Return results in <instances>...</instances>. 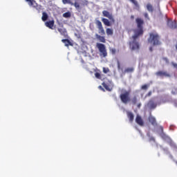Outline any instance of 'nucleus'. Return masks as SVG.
Wrapping results in <instances>:
<instances>
[{"mask_svg": "<svg viewBox=\"0 0 177 177\" xmlns=\"http://www.w3.org/2000/svg\"><path fill=\"white\" fill-rule=\"evenodd\" d=\"M136 23L137 24L138 29L133 30L134 35L132 36L133 41L130 42V48L131 50H139V37L143 35V24L145 21L140 18H137L136 19Z\"/></svg>", "mask_w": 177, "mask_h": 177, "instance_id": "1", "label": "nucleus"}, {"mask_svg": "<svg viewBox=\"0 0 177 177\" xmlns=\"http://www.w3.org/2000/svg\"><path fill=\"white\" fill-rule=\"evenodd\" d=\"M148 42H149V44H153V45H160L161 44L160 42V35L157 33H150Z\"/></svg>", "mask_w": 177, "mask_h": 177, "instance_id": "2", "label": "nucleus"}, {"mask_svg": "<svg viewBox=\"0 0 177 177\" xmlns=\"http://www.w3.org/2000/svg\"><path fill=\"white\" fill-rule=\"evenodd\" d=\"M122 103L127 104L131 102V93L128 91H124L120 95Z\"/></svg>", "mask_w": 177, "mask_h": 177, "instance_id": "3", "label": "nucleus"}, {"mask_svg": "<svg viewBox=\"0 0 177 177\" xmlns=\"http://www.w3.org/2000/svg\"><path fill=\"white\" fill-rule=\"evenodd\" d=\"M96 46L100 51V56H103V57H106L107 56V51L106 50V46L103 44L97 43Z\"/></svg>", "mask_w": 177, "mask_h": 177, "instance_id": "4", "label": "nucleus"}, {"mask_svg": "<svg viewBox=\"0 0 177 177\" xmlns=\"http://www.w3.org/2000/svg\"><path fill=\"white\" fill-rule=\"evenodd\" d=\"M62 3H64V5H66V3H68V5H71V6H75L77 10H80V9H81V6L80 5V3L77 1L73 3V0H62Z\"/></svg>", "mask_w": 177, "mask_h": 177, "instance_id": "5", "label": "nucleus"}, {"mask_svg": "<svg viewBox=\"0 0 177 177\" xmlns=\"http://www.w3.org/2000/svg\"><path fill=\"white\" fill-rule=\"evenodd\" d=\"M156 75L161 78H171V74L165 71H159L156 73Z\"/></svg>", "mask_w": 177, "mask_h": 177, "instance_id": "6", "label": "nucleus"}, {"mask_svg": "<svg viewBox=\"0 0 177 177\" xmlns=\"http://www.w3.org/2000/svg\"><path fill=\"white\" fill-rule=\"evenodd\" d=\"M95 24L97 26V28L99 30L98 32L100 34V35H106V32L104 31V29L103 28V25L102 24V22L99 20H97L95 21Z\"/></svg>", "mask_w": 177, "mask_h": 177, "instance_id": "7", "label": "nucleus"}, {"mask_svg": "<svg viewBox=\"0 0 177 177\" xmlns=\"http://www.w3.org/2000/svg\"><path fill=\"white\" fill-rule=\"evenodd\" d=\"M167 26L169 27V28H171V30H175L177 28V24L176 21H172L171 19L167 20Z\"/></svg>", "mask_w": 177, "mask_h": 177, "instance_id": "8", "label": "nucleus"}, {"mask_svg": "<svg viewBox=\"0 0 177 177\" xmlns=\"http://www.w3.org/2000/svg\"><path fill=\"white\" fill-rule=\"evenodd\" d=\"M57 31H59V34L64 37V38H68L67 30L65 28H58Z\"/></svg>", "mask_w": 177, "mask_h": 177, "instance_id": "9", "label": "nucleus"}, {"mask_svg": "<svg viewBox=\"0 0 177 177\" xmlns=\"http://www.w3.org/2000/svg\"><path fill=\"white\" fill-rule=\"evenodd\" d=\"M136 124L140 125V127H143V125L145 124L143 122V119H142V117L139 115H137V116H136Z\"/></svg>", "mask_w": 177, "mask_h": 177, "instance_id": "10", "label": "nucleus"}, {"mask_svg": "<svg viewBox=\"0 0 177 177\" xmlns=\"http://www.w3.org/2000/svg\"><path fill=\"white\" fill-rule=\"evenodd\" d=\"M148 120L151 125L153 127H157V120H156V118H154L153 115H149Z\"/></svg>", "mask_w": 177, "mask_h": 177, "instance_id": "11", "label": "nucleus"}, {"mask_svg": "<svg viewBox=\"0 0 177 177\" xmlns=\"http://www.w3.org/2000/svg\"><path fill=\"white\" fill-rule=\"evenodd\" d=\"M147 106L149 107V109H154L156 107H157V103H156L153 100H149Z\"/></svg>", "mask_w": 177, "mask_h": 177, "instance_id": "12", "label": "nucleus"}, {"mask_svg": "<svg viewBox=\"0 0 177 177\" xmlns=\"http://www.w3.org/2000/svg\"><path fill=\"white\" fill-rule=\"evenodd\" d=\"M45 26L50 28V30H53V26H55V21H48L45 23Z\"/></svg>", "mask_w": 177, "mask_h": 177, "instance_id": "13", "label": "nucleus"}, {"mask_svg": "<svg viewBox=\"0 0 177 177\" xmlns=\"http://www.w3.org/2000/svg\"><path fill=\"white\" fill-rule=\"evenodd\" d=\"M95 38L96 39H98L100 42H102L103 44H105L106 42V38H104V36H101L100 35L95 34Z\"/></svg>", "mask_w": 177, "mask_h": 177, "instance_id": "14", "label": "nucleus"}, {"mask_svg": "<svg viewBox=\"0 0 177 177\" xmlns=\"http://www.w3.org/2000/svg\"><path fill=\"white\" fill-rule=\"evenodd\" d=\"M62 42L64 44L65 46H73V43H71V41H70L68 39H63Z\"/></svg>", "mask_w": 177, "mask_h": 177, "instance_id": "15", "label": "nucleus"}, {"mask_svg": "<svg viewBox=\"0 0 177 177\" xmlns=\"http://www.w3.org/2000/svg\"><path fill=\"white\" fill-rule=\"evenodd\" d=\"M127 114L130 122H133V113L132 112L128 111Z\"/></svg>", "mask_w": 177, "mask_h": 177, "instance_id": "16", "label": "nucleus"}, {"mask_svg": "<svg viewBox=\"0 0 177 177\" xmlns=\"http://www.w3.org/2000/svg\"><path fill=\"white\" fill-rule=\"evenodd\" d=\"M102 15L103 16H104V17H107L108 19H109L110 20H111V15H110V12H109V11L107 10H104L102 12Z\"/></svg>", "mask_w": 177, "mask_h": 177, "instance_id": "17", "label": "nucleus"}, {"mask_svg": "<svg viewBox=\"0 0 177 177\" xmlns=\"http://www.w3.org/2000/svg\"><path fill=\"white\" fill-rule=\"evenodd\" d=\"M49 16L48 15V13L43 12H42V17H41V20L42 21H46L48 20Z\"/></svg>", "mask_w": 177, "mask_h": 177, "instance_id": "18", "label": "nucleus"}, {"mask_svg": "<svg viewBox=\"0 0 177 177\" xmlns=\"http://www.w3.org/2000/svg\"><path fill=\"white\" fill-rule=\"evenodd\" d=\"M26 2H28L29 6H32L33 8H35V5H37V3L35 0H26Z\"/></svg>", "mask_w": 177, "mask_h": 177, "instance_id": "19", "label": "nucleus"}, {"mask_svg": "<svg viewBox=\"0 0 177 177\" xmlns=\"http://www.w3.org/2000/svg\"><path fill=\"white\" fill-rule=\"evenodd\" d=\"M102 21L104 23L105 26L110 27V21L106 18H102Z\"/></svg>", "mask_w": 177, "mask_h": 177, "instance_id": "20", "label": "nucleus"}, {"mask_svg": "<svg viewBox=\"0 0 177 177\" xmlns=\"http://www.w3.org/2000/svg\"><path fill=\"white\" fill-rule=\"evenodd\" d=\"M102 86H104V88H105L106 91H108V92L111 91V88H110V86L106 84V82L102 83Z\"/></svg>", "mask_w": 177, "mask_h": 177, "instance_id": "21", "label": "nucleus"}, {"mask_svg": "<svg viewBox=\"0 0 177 177\" xmlns=\"http://www.w3.org/2000/svg\"><path fill=\"white\" fill-rule=\"evenodd\" d=\"M147 9L149 12H151V13H153V6L151 4L148 3L147 4Z\"/></svg>", "mask_w": 177, "mask_h": 177, "instance_id": "22", "label": "nucleus"}, {"mask_svg": "<svg viewBox=\"0 0 177 177\" xmlns=\"http://www.w3.org/2000/svg\"><path fill=\"white\" fill-rule=\"evenodd\" d=\"M82 6H88L89 5V1L87 0H81Z\"/></svg>", "mask_w": 177, "mask_h": 177, "instance_id": "23", "label": "nucleus"}, {"mask_svg": "<svg viewBox=\"0 0 177 177\" xmlns=\"http://www.w3.org/2000/svg\"><path fill=\"white\" fill-rule=\"evenodd\" d=\"M63 17H65L66 19H68V17H71V12H66L63 14Z\"/></svg>", "mask_w": 177, "mask_h": 177, "instance_id": "24", "label": "nucleus"}, {"mask_svg": "<svg viewBox=\"0 0 177 177\" xmlns=\"http://www.w3.org/2000/svg\"><path fill=\"white\" fill-rule=\"evenodd\" d=\"M131 3H133L136 8H139V3L136 0H129Z\"/></svg>", "mask_w": 177, "mask_h": 177, "instance_id": "25", "label": "nucleus"}, {"mask_svg": "<svg viewBox=\"0 0 177 177\" xmlns=\"http://www.w3.org/2000/svg\"><path fill=\"white\" fill-rule=\"evenodd\" d=\"M135 69L133 68H127L124 70V73H133Z\"/></svg>", "mask_w": 177, "mask_h": 177, "instance_id": "26", "label": "nucleus"}, {"mask_svg": "<svg viewBox=\"0 0 177 177\" xmlns=\"http://www.w3.org/2000/svg\"><path fill=\"white\" fill-rule=\"evenodd\" d=\"M95 78H97V80H102V75L99 73V72H96L95 73Z\"/></svg>", "mask_w": 177, "mask_h": 177, "instance_id": "27", "label": "nucleus"}, {"mask_svg": "<svg viewBox=\"0 0 177 177\" xmlns=\"http://www.w3.org/2000/svg\"><path fill=\"white\" fill-rule=\"evenodd\" d=\"M131 102H132L133 104H136V103H138V98L136 97V96H134L132 98Z\"/></svg>", "mask_w": 177, "mask_h": 177, "instance_id": "28", "label": "nucleus"}, {"mask_svg": "<svg viewBox=\"0 0 177 177\" xmlns=\"http://www.w3.org/2000/svg\"><path fill=\"white\" fill-rule=\"evenodd\" d=\"M110 71V69H109L108 68H103V73H104V74H107V73H109Z\"/></svg>", "mask_w": 177, "mask_h": 177, "instance_id": "29", "label": "nucleus"}, {"mask_svg": "<svg viewBox=\"0 0 177 177\" xmlns=\"http://www.w3.org/2000/svg\"><path fill=\"white\" fill-rule=\"evenodd\" d=\"M148 88H149V86L147 84H144L142 86L141 89L146 91Z\"/></svg>", "mask_w": 177, "mask_h": 177, "instance_id": "30", "label": "nucleus"}, {"mask_svg": "<svg viewBox=\"0 0 177 177\" xmlns=\"http://www.w3.org/2000/svg\"><path fill=\"white\" fill-rule=\"evenodd\" d=\"M111 52H112V55H115V53H117V52H120L119 50H115V48H113L111 50Z\"/></svg>", "mask_w": 177, "mask_h": 177, "instance_id": "31", "label": "nucleus"}, {"mask_svg": "<svg viewBox=\"0 0 177 177\" xmlns=\"http://www.w3.org/2000/svg\"><path fill=\"white\" fill-rule=\"evenodd\" d=\"M106 34H107V35H111V29L107 28L106 29Z\"/></svg>", "mask_w": 177, "mask_h": 177, "instance_id": "32", "label": "nucleus"}, {"mask_svg": "<svg viewBox=\"0 0 177 177\" xmlns=\"http://www.w3.org/2000/svg\"><path fill=\"white\" fill-rule=\"evenodd\" d=\"M162 59L168 64L169 63V59L167 57H163Z\"/></svg>", "mask_w": 177, "mask_h": 177, "instance_id": "33", "label": "nucleus"}, {"mask_svg": "<svg viewBox=\"0 0 177 177\" xmlns=\"http://www.w3.org/2000/svg\"><path fill=\"white\" fill-rule=\"evenodd\" d=\"M152 92L149 91V93L145 95V97H149V96H151Z\"/></svg>", "mask_w": 177, "mask_h": 177, "instance_id": "34", "label": "nucleus"}, {"mask_svg": "<svg viewBox=\"0 0 177 177\" xmlns=\"http://www.w3.org/2000/svg\"><path fill=\"white\" fill-rule=\"evenodd\" d=\"M144 17H145V19H149V14H147V12H145Z\"/></svg>", "mask_w": 177, "mask_h": 177, "instance_id": "35", "label": "nucleus"}, {"mask_svg": "<svg viewBox=\"0 0 177 177\" xmlns=\"http://www.w3.org/2000/svg\"><path fill=\"white\" fill-rule=\"evenodd\" d=\"M149 140H150V142H151V140H152L153 142H155V141H156V139H154L153 137H151V138H149Z\"/></svg>", "mask_w": 177, "mask_h": 177, "instance_id": "36", "label": "nucleus"}, {"mask_svg": "<svg viewBox=\"0 0 177 177\" xmlns=\"http://www.w3.org/2000/svg\"><path fill=\"white\" fill-rule=\"evenodd\" d=\"M99 89H101V91H103V92H104V88H103V87L102 86H99Z\"/></svg>", "mask_w": 177, "mask_h": 177, "instance_id": "37", "label": "nucleus"}, {"mask_svg": "<svg viewBox=\"0 0 177 177\" xmlns=\"http://www.w3.org/2000/svg\"><path fill=\"white\" fill-rule=\"evenodd\" d=\"M131 20H133V19H135V16L131 15Z\"/></svg>", "mask_w": 177, "mask_h": 177, "instance_id": "38", "label": "nucleus"}, {"mask_svg": "<svg viewBox=\"0 0 177 177\" xmlns=\"http://www.w3.org/2000/svg\"><path fill=\"white\" fill-rule=\"evenodd\" d=\"M149 50H150V52H153V48H152V47H150V48H149Z\"/></svg>", "mask_w": 177, "mask_h": 177, "instance_id": "39", "label": "nucleus"}, {"mask_svg": "<svg viewBox=\"0 0 177 177\" xmlns=\"http://www.w3.org/2000/svg\"><path fill=\"white\" fill-rule=\"evenodd\" d=\"M118 67L120 68V61H118Z\"/></svg>", "mask_w": 177, "mask_h": 177, "instance_id": "40", "label": "nucleus"}, {"mask_svg": "<svg viewBox=\"0 0 177 177\" xmlns=\"http://www.w3.org/2000/svg\"><path fill=\"white\" fill-rule=\"evenodd\" d=\"M176 50H177V44H176Z\"/></svg>", "mask_w": 177, "mask_h": 177, "instance_id": "41", "label": "nucleus"}, {"mask_svg": "<svg viewBox=\"0 0 177 177\" xmlns=\"http://www.w3.org/2000/svg\"><path fill=\"white\" fill-rule=\"evenodd\" d=\"M140 106H141V104H138V107H140Z\"/></svg>", "mask_w": 177, "mask_h": 177, "instance_id": "42", "label": "nucleus"}, {"mask_svg": "<svg viewBox=\"0 0 177 177\" xmlns=\"http://www.w3.org/2000/svg\"><path fill=\"white\" fill-rule=\"evenodd\" d=\"M112 21H114V19L112 18Z\"/></svg>", "mask_w": 177, "mask_h": 177, "instance_id": "43", "label": "nucleus"}]
</instances>
